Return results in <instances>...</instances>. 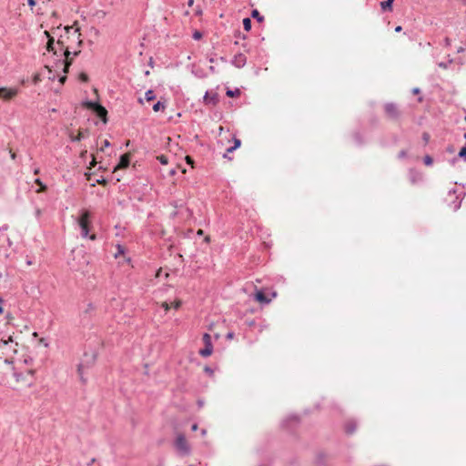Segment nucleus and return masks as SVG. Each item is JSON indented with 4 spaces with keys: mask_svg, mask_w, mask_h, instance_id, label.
I'll list each match as a JSON object with an SVG mask.
<instances>
[{
    "mask_svg": "<svg viewBox=\"0 0 466 466\" xmlns=\"http://www.w3.org/2000/svg\"><path fill=\"white\" fill-rule=\"evenodd\" d=\"M80 77H81V80H82V81H87V79H88V77H87V76H86V74H82V75L80 76Z\"/></svg>",
    "mask_w": 466,
    "mask_h": 466,
    "instance_id": "obj_42",
    "label": "nucleus"
},
{
    "mask_svg": "<svg viewBox=\"0 0 466 466\" xmlns=\"http://www.w3.org/2000/svg\"><path fill=\"white\" fill-rule=\"evenodd\" d=\"M465 120H466V116H465Z\"/></svg>",
    "mask_w": 466,
    "mask_h": 466,
    "instance_id": "obj_57",
    "label": "nucleus"
},
{
    "mask_svg": "<svg viewBox=\"0 0 466 466\" xmlns=\"http://www.w3.org/2000/svg\"><path fill=\"white\" fill-rule=\"evenodd\" d=\"M109 145H110V143H109V141H108V140H106H106H104V142H103V146H102V147H101V150H103V149H104V147H108Z\"/></svg>",
    "mask_w": 466,
    "mask_h": 466,
    "instance_id": "obj_38",
    "label": "nucleus"
},
{
    "mask_svg": "<svg viewBox=\"0 0 466 466\" xmlns=\"http://www.w3.org/2000/svg\"><path fill=\"white\" fill-rule=\"evenodd\" d=\"M423 161H424V164L426 166H431L433 163L432 157L431 156H428V155L424 157Z\"/></svg>",
    "mask_w": 466,
    "mask_h": 466,
    "instance_id": "obj_26",
    "label": "nucleus"
},
{
    "mask_svg": "<svg viewBox=\"0 0 466 466\" xmlns=\"http://www.w3.org/2000/svg\"><path fill=\"white\" fill-rule=\"evenodd\" d=\"M15 377L16 379V381H20V380L22 378V374L21 373H15Z\"/></svg>",
    "mask_w": 466,
    "mask_h": 466,
    "instance_id": "obj_41",
    "label": "nucleus"
},
{
    "mask_svg": "<svg viewBox=\"0 0 466 466\" xmlns=\"http://www.w3.org/2000/svg\"><path fill=\"white\" fill-rule=\"evenodd\" d=\"M384 112L388 118L390 120H399L401 112L399 109L398 106L394 103H387L384 105Z\"/></svg>",
    "mask_w": 466,
    "mask_h": 466,
    "instance_id": "obj_3",
    "label": "nucleus"
},
{
    "mask_svg": "<svg viewBox=\"0 0 466 466\" xmlns=\"http://www.w3.org/2000/svg\"><path fill=\"white\" fill-rule=\"evenodd\" d=\"M125 253V248L121 245H116V252L115 253V257L118 258L120 255Z\"/></svg>",
    "mask_w": 466,
    "mask_h": 466,
    "instance_id": "obj_24",
    "label": "nucleus"
},
{
    "mask_svg": "<svg viewBox=\"0 0 466 466\" xmlns=\"http://www.w3.org/2000/svg\"><path fill=\"white\" fill-rule=\"evenodd\" d=\"M85 106H86V107H87L88 109H91L94 112V109H96V106H99V103L88 101V102L85 103Z\"/></svg>",
    "mask_w": 466,
    "mask_h": 466,
    "instance_id": "obj_21",
    "label": "nucleus"
},
{
    "mask_svg": "<svg viewBox=\"0 0 466 466\" xmlns=\"http://www.w3.org/2000/svg\"><path fill=\"white\" fill-rule=\"evenodd\" d=\"M175 445H176V448L184 452V453H187L188 452V445H187V441L185 438L184 435L182 434H179L177 438H176V441H175Z\"/></svg>",
    "mask_w": 466,
    "mask_h": 466,
    "instance_id": "obj_6",
    "label": "nucleus"
},
{
    "mask_svg": "<svg viewBox=\"0 0 466 466\" xmlns=\"http://www.w3.org/2000/svg\"><path fill=\"white\" fill-rule=\"evenodd\" d=\"M128 166H129V157L127 155H123V156H121L119 164L115 168V170L117 168H126Z\"/></svg>",
    "mask_w": 466,
    "mask_h": 466,
    "instance_id": "obj_12",
    "label": "nucleus"
},
{
    "mask_svg": "<svg viewBox=\"0 0 466 466\" xmlns=\"http://www.w3.org/2000/svg\"><path fill=\"white\" fill-rule=\"evenodd\" d=\"M94 112L96 114L98 117L104 120V122H106V116L107 114L106 109L99 104L98 106H96V109H94Z\"/></svg>",
    "mask_w": 466,
    "mask_h": 466,
    "instance_id": "obj_11",
    "label": "nucleus"
},
{
    "mask_svg": "<svg viewBox=\"0 0 466 466\" xmlns=\"http://www.w3.org/2000/svg\"><path fill=\"white\" fill-rule=\"evenodd\" d=\"M226 338L228 339H232L234 338V333L233 332H228L226 336Z\"/></svg>",
    "mask_w": 466,
    "mask_h": 466,
    "instance_id": "obj_39",
    "label": "nucleus"
},
{
    "mask_svg": "<svg viewBox=\"0 0 466 466\" xmlns=\"http://www.w3.org/2000/svg\"><path fill=\"white\" fill-rule=\"evenodd\" d=\"M90 165H91L92 167H94V166L96 165V159H95V157H93V160L91 161Z\"/></svg>",
    "mask_w": 466,
    "mask_h": 466,
    "instance_id": "obj_51",
    "label": "nucleus"
},
{
    "mask_svg": "<svg viewBox=\"0 0 466 466\" xmlns=\"http://www.w3.org/2000/svg\"><path fill=\"white\" fill-rule=\"evenodd\" d=\"M77 370H78V373H79V375H80V377H81V380H82L83 381H85V380L83 379V376H82V365H79V366H78Z\"/></svg>",
    "mask_w": 466,
    "mask_h": 466,
    "instance_id": "obj_37",
    "label": "nucleus"
},
{
    "mask_svg": "<svg viewBox=\"0 0 466 466\" xmlns=\"http://www.w3.org/2000/svg\"><path fill=\"white\" fill-rule=\"evenodd\" d=\"M85 137V135L82 131H79L78 134L76 136H73V135H70V139L71 141L75 142V141H80L81 139H83Z\"/></svg>",
    "mask_w": 466,
    "mask_h": 466,
    "instance_id": "obj_18",
    "label": "nucleus"
},
{
    "mask_svg": "<svg viewBox=\"0 0 466 466\" xmlns=\"http://www.w3.org/2000/svg\"><path fill=\"white\" fill-rule=\"evenodd\" d=\"M45 34L48 36V42L46 45V48L49 52H54L55 55H57L59 51V47L56 46H55V40L52 36H50L49 33L47 31L45 32Z\"/></svg>",
    "mask_w": 466,
    "mask_h": 466,
    "instance_id": "obj_10",
    "label": "nucleus"
},
{
    "mask_svg": "<svg viewBox=\"0 0 466 466\" xmlns=\"http://www.w3.org/2000/svg\"><path fill=\"white\" fill-rule=\"evenodd\" d=\"M94 311H95V307H94V305H93L92 303H89V304L87 305L86 309L85 310V313H86V314H92Z\"/></svg>",
    "mask_w": 466,
    "mask_h": 466,
    "instance_id": "obj_27",
    "label": "nucleus"
},
{
    "mask_svg": "<svg viewBox=\"0 0 466 466\" xmlns=\"http://www.w3.org/2000/svg\"><path fill=\"white\" fill-rule=\"evenodd\" d=\"M205 371L208 372V373H210V374L213 372L212 370L210 368H208V367L205 368Z\"/></svg>",
    "mask_w": 466,
    "mask_h": 466,
    "instance_id": "obj_45",
    "label": "nucleus"
},
{
    "mask_svg": "<svg viewBox=\"0 0 466 466\" xmlns=\"http://www.w3.org/2000/svg\"><path fill=\"white\" fill-rule=\"evenodd\" d=\"M35 216H36L37 218H39V217L41 216V210H40L39 208H37V209L35 210Z\"/></svg>",
    "mask_w": 466,
    "mask_h": 466,
    "instance_id": "obj_44",
    "label": "nucleus"
},
{
    "mask_svg": "<svg viewBox=\"0 0 466 466\" xmlns=\"http://www.w3.org/2000/svg\"><path fill=\"white\" fill-rule=\"evenodd\" d=\"M394 0H386L380 3V7L383 11H391Z\"/></svg>",
    "mask_w": 466,
    "mask_h": 466,
    "instance_id": "obj_14",
    "label": "nucleus"
},
{
    "mask_svg": "<svg viewBox=\"0 0 466 466\" xmlns=\"http://www.w3.org/2000/svg\"><path fill=\"white\" fill-rule=\"evenodd\" d=\"M39 172H40V169L38 167L35 168V170H34L35 175H38Z\"/></svg>",
    "mask_w": 466,
    "mask_h": 466,
    "instance_id": "obj_49",
    "label": "nucleus"
},
{
    "mask_svg": "<svg viewBox=\"0 0 466 466\" xmlns=\"http://www.w3.org/2000/svg\"><path fill=\"white\" fill-rule=\"evenodd\" d=\"M64 30L65 33L59 36L56 46L59 47V52L65 56L64 71L67 72L73 57L78 56L80 53L79 47L83 41L80 38L81 34L79 33V28L67 25Z\"/></svg>",
    "mask_w": 466,
    "mask_h": 466,
    "instance_id": "obj_1",
    "label": "nucleus"
},
{
    "mask_svg": "<svg viewBox=\"0 0 466 466\" xmlns=\"http://www.w3.org/2000/svg\"><path fill=\"white\" fill-rule=\"evenodd\" d=\"M163 109H165V105L162 102H160V101H158L157 103H156L153 106V110L155 112H158V111L163 110Z\"/></svg>",
    "mask_w": 466,
    "mask_h": 466,
    "instance_id": "obj_23",
    "label": "nucleus"
},
{
    "mask_svg": "<svg viewBox=\"0 0 466 466\" xmlns=\"http://www.w3.org/2000/svg\"><path fill=\"white\" fill-rule=\"evenodd\" d=\"M430 137H431V136H430V134H429V133L424 132V133L422 134V139H423V141H424V143H425V144H427V143L429 142Z\"/></svg>",
    "mask_w": 466,
    "mask_h": 466,
    "instance_id": "obj_30",
    "label": "nucleus"
},
{
    "mask_svg": "<svg viewBox=\"0 0 466 466\" xmlns=\"http://www.w3.org/2000/svg\"><path fill=\"white\" fill-rule=\"evenodd\" d=\"M0 303H2V299H0Z\"/></svg>",
    "mask_w": 466,
    "mask_h": 466,
    "instance_id": "obj_56",
    "label": "nucleus"
},
{
    "mask_svg": "<svg viewBox=\"0 0 466 466\" xmlns=\"http://www.w3.org/2000/svg\"><path fill=\"white\" fill-rule=\"evenodd\" d=\"M406 157V151L405 150H401L400 153H399V157L400 158H403Z\"/></svg>",
    "mask_w": 466,
    "mask_h": 466,
    "instance_id": "obj_35",
    "label": "nucleus"
},
{
    "mask_svg": "<svg viewBox=\"0 0 466 466\" xmlns=\"http://www.w3.org/2000/svg\"><path fill=\"white\" fill-rule=\"evenodd\" d=\"M218 95L214 91H207L204 96V103L208 106H216L218 103Z\"/></svg>",
    "mask_w": 466,
    "mask_h": 466,
    "instance_id": "obj_7",
    "label": "nucleus"
},
{
    "mask_svg": "<svg viewBox=\"0 0 466 466\" xmlns=\"http://www.w3.org/2000/svg\"><path fill=\"white\" fill-rule=\"evenodd\" d=\"M35 183L38 185V187H40L37 192H45L47 189L46 186L41 181V179L36 178L35 180Z\"/></svg>",
    "mask_w": 466,
    "mask_h": 466,
    "instance_id": "obj_17",
    "label": "nucleus"
},
{
    "mask_svg": "<svg viewBox=\"0 0 466 466\" xmlns=\"http://www.w3.org/2000/svg\"><path fill=\"white\" fill-rule=\"evenodd\" d=\"M77 224L81 229V236L83 238H89L91 240L96 238V234L89 235L91 228V213L86 209H82L80 216L77 218Z\"/></svg>",
    "mask_w": 466,
    "mask_h": 466,
    "instance_id": "obj_2",
    "label": "nucleus"
},
{
    "mask_svg": "<svg viewBox=\"0 0 466 466\" xmlns=\"http://www.w3.org/2000/svg\"><path fill=\"white\" fill-rule=\"evenodd\" d=\"M4 345L7 346L9 342L13 343L12 338L9 337L7 340H2Z\"/></svg>",
    "mask_w": 466,
    "mask_h": 466,
    "instance_id": "obj_36",
    "label": "nucleus"
},
{
    "mask_svg": "<svg viewBox=\"0 0 466 466\" xmlns=\"http://www.w3.org/2000/svg\"><path fill=\"white\" fill-rule=\"evenodd\" d=\"M19 93L18 87H0V99L10 101Z\"/></svg>",
    "mask_w": 466,
    "mask_h": 466,
    "instance_id": "obj_5",
    "label": "nucleus"
},
{
    "mask_svg": "<svg viewBox=\"0 0 466 466\" xmlns=\"http://www.w3.org/2000/svg\"><path fill=\"white\" fill-rule=\"evenodd\" d=\"M251 16L253 18H256L258 22H262L264 20V17L259 14V12L257 9H254L252 11Z\"/></svg>",
    "mask_w": 466,
    "mask_h": 466,
    "instance_id": "obj_19",
    "label": "nucleus"
},
{
    "mask_svg": "<svg viewBox=\"0 0 466 466\" xmlns=\"http://www.w3.org/2000/svg\"><path fill=\"white\" fill-rule=\"evenodd\" d=\"M194 4V0H188L187 5L191 6Z\"/></svg>",
    "mask_w": 466,
    "mask_h": 466,
    "instance_id": "obj_52",
    "label": "nucleus"
},
{
    "mask_svg": "<svg viewBox=\"0 0 466 466\" xmlns=\"http://www.w3.org/2000/svg\"><path fill=\"white\" fill-rule=\"evenodd\" d=\"M402 30V27L400 25H398L396 28H395V31L396 32H400Z\"/></svg>",
    "mask_w": 466,
    "mask_h": 466,
    "instance_id": "obj_47",
    "label": "nucleus"
},
{
    "mask_svg": "<svg viewBox=\"0 0 466 466\" xmlns=\"http://www.w3.org/2000/svg\"><path fill=\"white\" fill-rule=\"evenodd\" d=\"M413 93L414 94H419L420 93V89L419 88H414L413 89Z\"/></svg>",
    "mask_w": 466,
    "mask_h": 466,
    "instance_id": "obj_53",
    "label": "nucleus"
},
{
    "mask_svg": "<svg viewBox=\"0 0 466 466\" xmlns=\"http://www.w3.org/2000/svg\"><path fill=\"white\" fill-rule=\"evenodd\" d=\"M29 5H35V0H27Z\"/></svg>",
    "mask_w": 466,
    "mask_h": 466,
    "instance_id": "obj_46",
    "label": "nucleus"
},
{
    "mask_svg": "<svg viewBox=\"0 0 466 466\" xmlns=\"http://www.w3.org/2000/svg\"><path fill=\"white\" fill-rule=\"evenodd\" d=\"M66 79V77H61L60 81L63 82Z\"/></svg>",
    "mask_w": 466,
    "mask_h": 466,
    "instance_id": "obj_55",
    "label": "nucleus"
},
{
    "mask_svg": "<svg viewBox=\"0 0 466 466\" xmlns=\"http://www.w3.org/2000/svg\"><path fill=\"white\" fill-rule=\"evenodd\" d=\"M12 159H15L16 155L15 152L10 151Z\"/></svg>",
    "mask_w": 466,
    "mask_h": 466,
    "instance_id": "obj_48",
    "label": "nucleus"
},
{
    "mask_svg": "<svg viewBox=\"0 0 466 466\" xmlns=\"http://www.w3.org/2000/svg\"><path fill=\"white\" fill-rule=\"evenodd\" d=\"M181 303L182 302H181L180 299H177L174 302H172L170 305H171V308H174V309H177L181 306Z\"/></svg>",
    "mask_w": 466,
    "mask_h": 466,
    "instance_id": "obj_28",
    "label": "nucleus"
},
{
    "mask_svg": "<svg viewBox=\"0 0 466 466\" xmlns=\"http://www.w3.org/2000/svg\"><path fill=\"white\" fill-rule=\"evenodd\" d=\"M202 37V34L199 31H195L193 34V38L196 40H199Z\"/></svg>",
    "mask_w": 466,
    "mask_h": 466,
    "instance_id": "obj_33",
    "label": "nucleus"
},
{
    "mask_svg": "<svg viewBox=\"0 0 466 466\" xmlns=\"http://www.w3.org/2000/svg\"><path fill=\"white\" fill-rule=\"evenodd\" d=\"M191 429H192V431H197L198 425L197 424H193Z\"/></svg>",
    "mask_w": 466,
    "mask_h": 466,
    "instance_id": "obj_50",
    "label": "nucleus"
},
{
    "mask_svg": "<svg viewBox=\"0 0 466 466\" xmlns=\"http://www.w3.org/2000/svg\"><path fill=\"white\" fill-rule=\"evenodd\" d=\"M459 156L466 160V147H463L459 152Z\"/></svg>",
    "mask_w": 466,
    "mask_h": 466,
    "instance_id": "obj_31",
    "label": "nucleus"
},
{
    "mask_svg": "<svg viewBox=\"0 0 466 466\" xmlns=\"http://www.w3.org/2000/svg\"><path fill=\"white\" fill-rule=\"evenodd\" d=\"M155 98H156V96L152 90H148L146 92L147 101H153Z\"/></svg>",
    "mask_w": 466,
    "mask_h": 466,
    "instance_id": "obj_25",
    "label": "nucleus"
},
{
    "mask_svg": "<svg viewBox=\"0 0 466 466\" xmlns=\"http://www.w3.org/2000/svg\"><path fill=\"white\" fill-rule=\"evenodd\" d=\"M239 95H240V91H239V89H238V88H237V89H235V90H230V89H228V90L227 91V96H229V97H237V96H238Z\"/></svg>",
    "mask_w": 466,
    "mask_h": 466,
    "instance_id": "obj_20",
    "label": "nucleus"
},
{
    "mask_svg": "<svg viewBox=\"0 0 466 466\" xmlns=\"http://www.w3.org/2000/svg\"><path fill=\"white\" fill-rule=\"evenodd\" d=\"M254 297L257 301L263 304H268L271 301V298H268L262 290H257Z\"/></svg>",
    "mask_w": 466,
    "mask_h": 466,
    "instance_id": "obj_9",
    "label": "nucleus"
},
{
    "mask_svg": "<svg viewBox=\"0 0 466 466\" xmlns=\"http://www.w3.org/2000/svg\"><path fill=\"white\" fill-rule=\"evenodd\" d=\"M157 159L160 161L161 164L167 165V157L164 155H161L157 157Z\"/></svg>",
    "mask_w": 466,
    "mask_h": 466,
    "instance_id": "obj_29",
    "label": "nucleus"
},
{
    "mask_svg": "<svg viewBox=\"0 0 466 466\" xmlns=\"http://www.w3.org/2000/svg\"><path fill=\"white\" fill-rule=\"evenodd\" d=\"M241 145L240 139L234 137V146L228 148V152H233L237 148H238Z\"/></svg>",
    "mask_w": 466,
    "mask_h": 466,
    "instance_id": "obj_16",
    "label": "nucleus"
},
{
    "mask_svg": "<svg viewBox=\"0 0 466 466\" xmlns=\"http://www.w3.org/2000/svg\"><path fill=\"white\" fill-rule=\"evenodd\" d=\"M246 62L247 56L242 53L235 55L232 60V64L238 68L243 67L246 65Z\"/></svg>",
    "mask_w": 466,
    "mask_h": 466,
    "instance_id": "obj_8",
    "label": "nucleus"
},
{
    "mask_svg": "<svg viewBox=\"0 0 466 466\" xmlns=\"http://www.w3.org/2000/svg\"><path fill=\"white\" fill-rule=\"evenodd\" d=\"M230 153H231V152H228V150H227L223 157H224L225 158H228V159L231 160V157H229Z\"/></svg>",
    "mask_w": 466,
    "mask_h": 466,
    "instance_id": "obj_43",
    "label": "nucleus"
},
{
    "mask_svg": "<svg viewBox=\"0 0 466 466\" xmlns=\"http://www.w3.org/2000/svg\"><path fill=\"white\" fill-rule=\"evenodd\" d=\"M444 43L446 46H449L451 45V39L449 37H445Z\"/></svg>",
    "mask_w": 466,
    "mask_h": 466,
    "instance_id": "obj_40",
    "label": "nucleus"
},
{
    "mask_svg": "<svg viewBox=\"0 0 466 466\" xmlns=\"http://www.w3.org/2000/svg\"><path fill=\"white\" fill-rule=\"evenodd\" d=\"M356 428H357V424L353 420L348 421L345 425V430H346L347 433H349V434L353 433L355 431Z\"/></svg>",
    "mask_w": 466,
    "mask_h": 466,
    "instance_id": "obj_13",
    "label": "nucleus"
},
{
    "mask_svg": "<svg viewBox=\"0 0 466 466\" xmlns=\"http://www.w3.org/2000/svg\"><path fill=\"white\" fill-rule=\"evenodd\" d=\"M452 65H453V60L452 59H448L445 62L438 63V66H440L441 68H443V69H450V68H451Z\"/></svg>",
    "mask_w": 466,
    "mask_h": 466,
    "instance_id": "obj_15",
    "label": "nucleus"
},
{
    "mask_svg": "<svg viewBox=\"0 0 466 466\" xmlns=\"http://www.w3.org/2000/svg\"><path fill=\"white\" fill-rule=\"evenodd\" d=\"M243 27L246 31H249L251 29V20L249 18L243 19Z\"/></svg>",
    "mask_w": 466,
    "mask_h": 466,
    "instance_id": "obj_22",
    "label": "nucleus"
},
{
    "mask_svg": "<svg viewBox=\"0 0 466 466\" xmlns=\"http://www.w3.org/2000/svg\"><path fill=\"white\" fill-rule=\"evenodd\" d=\"M202 341L204 343V348L200 349L198 353L202 357H208L213 352V345L211 341V336L208 333H205L202 338Z\"/></svg>",
    "mask_w": 466,
    "mask_h": 466,
    "instance_id": "obj_4",
    "label": "nucleus"
},
{
    "mask_svg": "<svg viewBox=\"0 0 466 466\" xmlns=\"http://www.w3.org/2000/svg\"><path fill=\"white\" fill-rule=\"evenodd\" d=\"M187 164L190 165L192 167H194V159L190 156L186 157Z\"/></svg>",
    "mask_w": 466,
    "mask_h": 466,
    "instance_id": "obj_32",
    "label": "nucleus"
},
{
    "mask_svg": "<svg viewBox=\"0 0 466 466\" xmlns=\"http://www.w3.org/2000/svg\"><path fill=\"white\" fill-rule=\"evenodd\" d=\"M28 373H29L30 375H33V374H34V371H33V370H29V371H28Z\"/></svg>",
    "mask_w": 466,
    "mask_h": 466,
    "instance_id": "obj_54",
    "label": "nucleus"
},
{
    "mask_svg": "<svg viewBox=\"0 0 466 466\" xmlns=\"http://www.w3.org/2000/svg\"><path fill=\"white\" fill-rule=\"evenodd\" d=\"M161 306H162V308H164V309L166 311H167L171 309V305L169 303H167V301L163 302Z\"/></svg>",
    "mask_w": 466,
    "mask_h": 466,
    "instance_id": "obj_34",
    "label": "nucleus"
}]
</instances>
